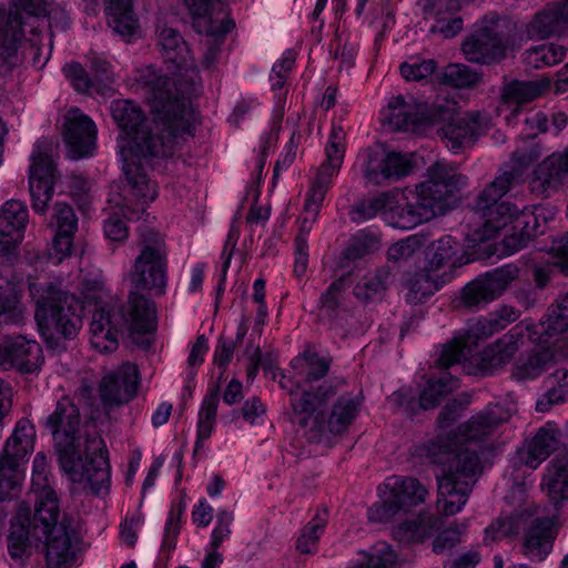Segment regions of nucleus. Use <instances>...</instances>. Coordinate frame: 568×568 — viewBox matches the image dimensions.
<instances>
[{"mask_svg":"<svg viewBox=\"0 0 568 568\" xmlns=\"http://www.w3.org/2000/svg\"><path fill=\"white\" fill-rule=\"evenodd\" d=\"M458 168L437 162L427 169L426 180L415 189L383 193L359 203L352 211V220L363 222L382 212L384 220L400 230H410L444 215L459 203Z\"/></svg>","mask_w":568,"mask_h":568,"instance_id":"obj_2","label":"nucleus"},{"mask_svg":"<svg viewBox=\"0 0 568 568\" xmlns=\"http://www.w3.org/2000/svg\"><path fill=\"white\" fill-rule=\"evenodd\" d=\"M345 288L344 278L334 281L327 290L321 295V311L327 316H332L338 308L342 298V292Z\"/></svg>","mask_w":568,"mask_h":568,"instance_id":"obj_58","label":"nucleus"},{"mask_svg":"<svg viewBox=\"0 0 568 568\" xmlns=\"http://www.w3.org/2000/svg\"><path fill=\"white\" fill-rule=\"evenodd\" d=\"M566 175H568V148L552 153L538 164L529 180V185L532 192L544 194L549 189L560 185Z\"/></svg>","mask_w":568,"mask_h":568,"instance_id":"obj_24","label":"nucleus"},{"mask_svg":"<svg viewBox=\"0 0 568 568\" xmlns=\"http://www.w3.org/2000/svg\"><path fill=\"white\" fill-rule=\"evenodd\" d=\"M517 270L510 265L504 266L479 276L464 287V305H478L498 297L516 277Z\"/></svg>","mask_w":568,"mask_h":568,"instance_id":"obj_17","label":"nucleus"},{"mask_svg":"<svg viewBox=\"0 0 568 568\" xmlns=\"http://www.w3.org/2000/svg\"><path fill=\"white\" fill-rule=\"evenodd\" d=\"M64 126L69 156L78 160L92 155L97 140V126L93 121L74 108L68 111Z\"/></svg>","mask_w":568,"mask_h":568,"instance_id":"obj_16","label":"nucleus"},{"mask_svg":"<svg viewBox=\"0 0 568 568\" xmlns=\"http://www.w3.org/2000/svg\"><path fill=\"white\" fill-rule=\"evenodd\" d=\"M50 27L47 0H12L9 12L0 9V75L19 63L18 43L27 40L32 47L40 43V33Z\"/></svg>","mask_w":568,"mask_h":568,"instance_id":"obj_9","label":"nucleus"},{"mask_svg":"<svg viewBox=\"0 0 568 568\" xmlns=\"http://www.w3.org/2000/svg\"><path fill=\"white\" fill-rule=\"evenodd\" d=\"M80 424L79 409L68 397L57 403L54 412L45 420L62 471L73 483L89 485L95 495L105 494L110 488V464L104 440L98 435L88 436L83 460L79 453Z\"/></svg>","mask_w":568,"mask_h":568,"instance_id":"obj_3","label":"nucleus"},{"mask_svg":"<svg viewBox=\"0 0 568 568\" xmlns=\"http://www.w3.org/2000/svg\"><path fill=\"white\" fill-rule=\"evenodd\" d=\"M488 120L479 112H470L464 116V141H474L488 128Z\"/></svg>","mask_w":568,"mask_h":568,"instance_id":"obj_63","label":"nucleus"},{"mask_svg":"<svg viewBox=\"0 0 568 568\" xmlns=\"http://www.w3.org/2000/svg\"><path fill=\"white\" fill-rule=\"evenodd\" d=\"M159 45L166 71L153 65L171 81L174 94L190 101L201 87V78L195 59L181 34L172 28H163L159 36Z\"/></svg>","mask_w":568,"mask_h":568,"instance_id":"obj_11","label":"nucleus"},{"mask_svg":"<svg viewBox=\"0 0 568 568\" xmlns=\"http://www.w3.org/2000/svg\"><path fill=\"white\" fill-rule=\"evenodd\" d=\"M37 495L34 509V535L41 539V534L51 531V528L58 525L59 503L55 491L50 487L33 489Z\"/></svg>","mask_w":568,"mask_h":568,"instance_id":"obj_31","label":"nucleus"},{"mask_svg":"<svg viewBox=\"0 0 568 568\" xmlns=\"http://www.w3.org/2000/svg\"><path fill=\"white\" fill-rule=\"evenodd\" d=\"M29 291L36 304L34 318L49 347L58 348L62 339L77 335L83 306L75 295L52 284L30 283Z\"/></svg>","mask_w":568,"mask_h":568,"instance_id":"obj_7","label":"nucleus"},{"mask_svg":"<svg viewBox=\"0 0 568 568\" xmlns=\"http://www.w3.org/2000/svg\"><path fill=\"white\" fill-rule=\"evenodd\" d=\"M55 231L59 234L71 233L74 234L78 229V219L73 209L64 203L58 202L54 205Z\"/></svg>","mask_w":568,"mask_h":568,"instance_id":"obj_56","label":"nucleus"},{"mask_svg":"<svg viewBox=\"0 0 568 568\" xmlns=\"http://www.w3.org/2000/svg\"><path fill=\"white\" fill-rule=\"evenodd\" d=\"M305 378L307 382H316L324 377L329 368V361L320 357L317 354H307L305 356Z\"/></svg>","mask_w":568,"mask_h":568,"instance_id":"obj_64","label":"nucleus"},{"mask_svg":"<svg viewBox=\"0 0 568 568\" xmlns=\"http://www.w3.org/2000/svg\"><path fill=\"white\" fill-rule=\"evenodd\" d=\"M28 217V207L21 201L10 200L1 206L0 252H10L22 240Z\"/></svg>","mask_w":568,"mask_h":568,"instance_id":"obj_19","label":"nucleus"},{"mask_svg":"<svg viewBox=\"0 0 568 568\" xmlns=\"http://www.w3.org/2000/svg\"><path fill=\"white\" fill-rule=\"evenodd\" d=\"M185 510V505L180 503L178 506L173 507L169 513L165 528H164V537L162 547L168 550H172L175 548L176 537L180 534L181 528V517Z\"/></svg>","mask_w":568,"mask_h":568,"instance_id":"obj_55","label":"nucleus"},{"mask_svg":"<svg viewBox=\"0 0 568 568\" xmlns=\"http://www.w3.org/2000/svg\"><path fill=\"white\" fill-rule=\"evenodd\" d=\"M194 26L199 32L205 33L203 65L206 69L213 68L221 54V47L224 42V37L234 28V21L230 18H222L221 20L214 19L212 14L204 17H193Z\"/></svg>","mask_w":568,"mask_h":568,"instance_id":"obj_20","label":"nucleus"},{"mask_svg":"<svg viewBox=\"0 0 568 568\" xmlns=\"http://www.w3.org/2000/svg\"><path fill=\"white\" fill-rule=\"evenodd\" d=\"M220 403V392L214 387L204 396L197 414V440L196 446L210 438L214 430Z\"/></svg>","mask_w":568,"mask_h":568,"instance_id":"obj_41","label":"nucleus"},{"mask_svg":"<svg viewBox=\"0 0 568 568\" xmlns=\"http://www.w3.org/2000/svg\"><path fill=\"white\" fill-rule=\"evenodd\" d=\"M139 369L132 363H123L108 372L100 382L101 400L108 406H119L129 403L136 393Z\"/></svg>","mask_w":568,"mask_h":568,"instance_id":"obj_15","label":"nucleus"},{"mask_svg":"<svg viewBox=\"0 0 568 568\" xmlns=\"http://www.w3.org/2000/svg\"><path fill=\"white\" fill-rule=\"evenodd\" d=\"M418 4L425 16L435 17L432 33L450 39L462 31V0H419Z\"/></svg>","mask_w":568,"mask_h":568,"instance_id":"obj_18","label":"nucleus"},{"mask_svg":"<svg viewBox=\"0 0 568 568\" xmlns=\"http://www.w3.org/2000/svg\"><path fill=\"white\" fill-rule=\"evenodd\" d=\"M550 85L551 81L548 78L529 82L513 81L504 88V103L508 106L526 103L540 97Z\"/></svg>","mask_w":568,"mask_h":568,"instance_id":"obj_38","label":"nucleus"},{"mask_svg":"<svg viewBox=\"0 0 568 568\" xmlns=\"http://www.w3.org/2000/svg\"><path fill=\"white\" fill-rule=\"evenodd\" d=\"M427 242L424 233L412 234L392 246L387 251V258L392 262L407 261Z\"/></svg>","mask_w":568,"mask_h":568,"instance_id":"obj_50","label":"nucleus"},{"mask_svg":"<svg viewBox=\"0 0 568 568\" xmlns=\"http://www.w3.org/2000/svg\"><path fill=\"white\" fill-rule=\"evenodd\" d=\"M123 327L133 342L141 335L152 334L156 328L154 303L139 293H131L125 306L116 312L101 307L95 310L90 322V343L100 353L118 348V332Z\"/></svg>","mask_w":568,"mask_h":568,"instance_id":"obj_6","label":"nucleus"},{"mask_svg":"<svg viewBox=\"0 0 568 568\" xmlns=\"http://www.w3.org/2000/svg\"><path fill=\"white\" fill-rule=\"evenodd\" d=\"M336 395V386L324 383L316 392H303L291 399L295 415L301 416L298 424L305 429L311 442L321 443L343 433L354 422L361 403L353 396H341L329 414L326 408Z\"/></svg>","mask_w":568,"mask_h":568,"instance_id":"obj_5","label":"nucleus"},{"mask_svg":"<svg viewBox=\"0 0 568 568\" xmlns=\"http://www.w3.org/2000/svg\"><path fill=\"white\" fill-rule=\"evenodd\" d=\"M34 535V526L31 529L28 515L18 514L11 521L7 536V550L10 558L16 562H23L32 554L33 542H38Z\"/></svg>","mask_w":568,"mask_h":568,"instance_id":"obj_29","label":"nucleus"},{"mask_svg":"<svg viewBox=\"0 0 568 568\" xmlns=\"http://www.w3.org/2000/svg\"><path fill=\"white\" fill-rule=\"evenodd\" d=\"M558 428L554 424H547L518 450V459L528 468L536 469L558 447Z\"/></svg>","mask_w":568,"mask_h":568,"instance_id":"obj_28","label":"nucleus"},{"mask_svg":"<svg viewBox=\"0 0 568 568\" xmlns=\"http://www.w3.org/2000/svg\"><path fill=\"white\" fill-rule=\"evenodd\" d=\"M40 536L41 539H45L47 568H72L75 561V549L68 528L60 524Z\"/></svg>","mask_w":568,"mask_h":568,"instance_id":"obj_25","label":"nucleus"},{"mask_svg":"<svg viewBox=\"0 0 568 568\" xmlns=\"http://www.w3.org/2000/svg\"><path fill=\"white\" fill-rule=\"evenodd\" d=\"M0 315H8L11 320L19 315L18 296L12 283L0 276Z\"/></svg>","mask_w":568,"mask_h":568,"instance_id":"obj_59","label":"nucleus"},{"mask_svg":"<svg viewBox=\"0 0 568 568\" xmlns=\"http://www.w3.org/2000/svg\"><path fill=\"white\" fill-rule=\"evenodd\" d=\"M389 272L377 268L364 275L354 287V295L364 303L381 301L387 290Z\"/></svg>","mask_w":568,"mask_h":568,"instance_id":"obj_40","label":"nucleus"},{"mask_svg":"<svg viewBox=\"0 0 568 568\" xmlns=\"http://www.w3.org/2000/svg\"><path fill=\"white\" fill-rule=\"evenodd\" d=\"M36 439L34 426L28 419L17 423L11 436L7 439L2 455L21 466L33 452Z\"/></svg>","mask_w":568,"mask_h":568,"instance_id":"obj_32","label":"nucleus"},{"mask_svg":"<svg viewBox=\"0 0 568 568\" xmlns=\"http://www.w3.org/2000/svg\"><path fill=\"white\" fill-rule=\"evenodd\" d=\"M437 276L434 271L425 267L424 271L415 273L407 282L406 301L410 304L422 303L425 298L438 291L450 277Z\"/></svg>","mask_w":568,"mask_h":568,"instance_id":"obj_36","label":"nucleus"},{"mask_svg":"<svg viewBox=\"0 0 568 568\" xmlns=\"http://www.w3.org/2000/svg\"><path fill=\"white\" fill-rule=\"evenodd\" d=\"M459 251V243L450 235H444L432 242L425 252L426 267L437 272L446 265H455V258Z\"/></svg>","mask_w":568,"mask_h":568,"instance_id":"obj_39","label":"nucleus"},{"mask_svg":"<svg viewBox=\"0 0 568 568\" xmlns=\"http://www.w3.org/2000/svg\"><path fill=\"white\" fill-rule=\"evenodd\" d=\"M67 79L73 89L80 93H88L91 89H97L94 80H92L85 69L78 62H73L63 68Z\"/></svg>","mask_w":568,"mask_h":568,"instance_id":"obj_54","label":"nucleus"},{"mask_svg":"<svg viewBox=\"0 0 568 568\" xmlns=\"http://www.w3.org/2000/svg\"><path fill=\"white\" fill-rule=\"evenodd\" d=\"M439 84L444 85L438 94L435 109L438 121L443 123L440 133L448 141V146L458 152L462 148V64L449 63L438 74Z\"/></svg>","mask_w":568,"mask_h":568,"instance_id":"obj_12","label":"nucleus"},{"mask_svg":"<svg viewBox=\"0 0 568 568\" xmlns=\"http://www.w3.org/2000/svg\"><path fill=\"white\" fill-rule=\"evenodd\" d=\"M109 27L123 38L133 37L139 28L131 0H104Z\"/></svg>","mask_w":568,"mask_h":568,"instance_id":"obj_34","label":"nucleus"},{"mask_svg":"<svg viewBox=\"0 0 568 568\" xmlns=\"http://www.w3.org/2000/svg\"><path fill=\"white\" fill-rule=\"evenodd\" d=\"M541 487L555 504L568 501V458L556 459L548 466Z\"/></svg>","mask_w":568,"mask_h":568,"instance_id":"obj_35","label":"nucleus"},{"mask_svg":"<svg viewBox=\"0 0 568 568\" xmlns=\"http://www.w3.org/2000/svg\"><path fill=\"white\" fill-rule=\"evenodd\" d=\"M381 501L375 503L368 510L367 517L373 523H386L400 514L398 506L392 500L385 491H378Z\"/></svg>","mask_w":568,"mask_h":568,"instance_id":"obj_52","label":"nucleus"},{"mask_svg":"<svg viewBox=\"0 0 568 568\" xmlns=\"http://www.w3.org/2000/svg\"><path fill=\"white\" fill-rule=\"evenodd\" d=\"M460 386L459 378L449 373L428 378L419 392L418 406L423 410L434 409Z\"/></svg>","mask_w":568,"mask_h":568,"instance_id":"obj_33","label":"nucleus"},{"mask_svg":"<svg viewBox=\"0 0 568 568\" xmlns=\"http://www.w3.org/2000/svg\"><path fill=\"white\" fill-rule=\"evenodd\" d=\"M552 357L547 348H541L534 355L520 358L514 367L513 376L518 381L534 379L549 368Z\"/></svg>","mask_w":568,"mask_h":568,"instance_id":"obj_42","label":"nucleus"},{"mask_svg":"<svg viewBox=\"0 0 568 568\" xmlns=\"http://www.w3.org/2000/svg\"><path fill=\"white\" fill-rule=\"evenodd\" d=\"M566 54V47L555 43H545L532 47L526 52L525 60L528 65L540 69L560 62Z\"/></svg>","mask_w":568,"mask_h":568,"instance_id":"obj_45","label":"nucleus"},{"mask_svg":"<svg viewBox=\"0 0 568 568\" xmlns=\"http://www.w3.org/2000/svg\"><path fill=\"white\" fill-rule=\"evenodd\" d=\"M40 353L41 347L37 342L22 337L11 345L12 361L27 372H31L37 366Z\"/></svg>","mask_w":568,"mask_h":568,"instance_id":"obj_48","label":"nucleus"},{"mask_svg":"<svg viewBox=\"0 0 568 568\" xmlns=\"http://www.w3.org/2000/svg\"><path fill=\"white\" fill-rule=\"evenodd\" d=\"M554 520L532 517L523 537V554L531 561H542L552 550Z\"/></svg>","mask_w":568,"mask_h":568,"instance_id":"obj_22","label":"nucleus"},{"mask_svg":"<svg viewBox=\"0 0 568 568\" xmlns=\"http://www.w3.org/2000/svg\"><path fill=\"white\" fill-rule=\"evenodd\" d=\"M326 526V518L317 514L301 531L296 548L302 554H312Z\"/></svg>","mask_w":568,"mask_h":568,"instance_id":"obj_49","label":"nucleus"},{"mask_svg":"<svg viewBox=\"0 0 568 568\" xmlns=\"http://www.w3.org/2000/svg\"><path fill=\"white\" fill-rule=\"evenodd\" d=\"M506 48L490 29L483 28L478 34L464 42V55L473 62L486 63L504 57Z\"/></svg>","mask_w":568,"mask_h":568,"instance_id":"obj_30","label":"nucleus"},{"mask_svg":"<svg viewBox=\"0 0 568 568\" xmlns=\"http://www.w3.org/2000/svg\"><path fill=\"white\" fill-rule=\"evenodd\" d=\"M554 378L558 381V387L551 388L547 392V403H545L544 399L537 402L536 408L539 412H545L547 409V404L560 403L568 396V371H557L554 375Z\"/></svg>","mask_w":568,"mask_h":568,"instance_id":"obj_57","label":"nucleus"},{"mask_svg":"<svg viewBox=\"0 0 568 568\" xmlns=\"http://www.w3.org/2000/svg\"><path fill=\"white\" fill-rule=\"evenodd\" d=\"M133 87L150 108L153 124L135 102L115 100L111 115L122 134L118 146L123 162V172L133 195L139 199L136 207L123 205L121 212L128 220H139L145 204L154 201L156 184L146 175L144 164L151 158L171 156L176 145L192 133L194 110L190 101L174 94L171 81L153 64L138 68L133 73Z\"/></svg>","mask_w":568,"mask_h":568,"instance_id":"obj_1","label":"nucleus"},{"mask_svg":"<svg viewBox=\"0 0 568 568\" xmlns=\"http://www.w3.org/2000/svg\"><path fill=\"white\" fill-rule=\"evenodd\" d=\"M378 237L375 234L363 233L356 236L344 252L345 258L355 261L377 250Z\"/></svg>","mask_w":568,"mask_h":568,"instance_id":"obj_53","label":"nucleus"},{"mask_svg":"<svg viewBox=\"0 0 568 568\" xmlns=\"http://www.w3.org/2000/svg\"><path fill=\"white\" fill-rule=\"evenodd\" d=\"M22 480L21 466L17 462L0 456V501L16 495Z\"/></svg>","mask_w":568,"mask_h":568,"instance_id":"obj_47","label":"nucleus"},{"mask_svg":"<svg viewBox=\"0 0 568 568\" xmlns=\"http://www.w3.org/2000/svg\"><path fill=\"white\" fill-rule=\"evenodd\" d=\"M139 253L135 256L130 280L136 288L165 294L168 286L169 252L164 237L152 229L139 227Z\"/></svg>","mask_w":568,"mask_h":568,"instance_id":"obj_10","label":"nucleus"},{"mask_svg":"<svg viewBox=\"0 0 568 568\" xmlns=\"http://www.w3.org/2000/svg\"><path fill=\"white\" fill-rule=\"evenodd\" d=\"M318 215H312V213L303 212V216L300 221V231L295 237V263L294 274L301 277L305 274L308 263V243L307 236L313 227Z\"/></svg>","mask_w":568,"mask_h":568,"instance_id":"obj_43","label":"nucleus"},{"mask_svg":"<svg viewBox=\"0 0 568 568\" xmlns=\"http://www.w3.org/2000/svg\"><path fill=\"white\" fill-rule=\"evenodd\" d=\"M513 181L511 172L503 173L483 191L477 203L484 211L485 222L475 240L486 241L503 234L501 244L507 255L518 252L531 239L542 234L556 215V210L549 205L520 209L509 202H498L511 189Z\"/></svg>","mask_w":568,"mask_h":568,"instance_id":"obj_4","label":"nucleus"},{"mask_svg":"<svg viewBox=\"0 0 568 568\" xmlns=\"http://www.w3.org/2000/svg\"><path fill=\"white\" fill-rule=\"evenodd\" d=\"M534 514L521 510L511 515L501 514L486 529L484 540L493 542L517 535L521 527L528 526Z\"/></svg>","mask_w":568,"mask_h":568,"instance_id":"obj_37","label":"nucleus"},{"mask_svg":"<svg viewBox=\"0 0 568 568\" xmlns=\"http://www.w3.org/2000/svg\"><path fill=\"white\" fill-rule=\"evenodd\" d=\"M568 30V0L548 4L528 24L531 38L545 39Z\"/></svg>","mask_w":568,"mask_h":568,"instance_id":"obj_26","label":"nucleus"},{"mask_svg":"<svg viewBox=\"0 0 568 568\" xmlns=\"http://www.w3.org/2000/svg\"><path fill=\"white\" fill-rule=\"evenodd\" d=\"M345 136L346 133L344 129L341 125L333 124L325 148L326 159L318 168L304 203V211L312 213V215H318L326 192L332 185V179L338 173L342 166L345 152Z\"/></svg>","mask_w":568,"mask_h":568,"instance_id":"obj_13","label":"nucleus"},{"mask_svg":"<svg viewBox=\"0 0 568 568\" xmlns=\"http://www.w3.org/2000/svg\"><path fill=\"white\" fill-rule=\"evenodd\" d=\"M233 518L234 517L231 511H219L216 516V525L212 531L211 546L213 549H217L222 542L230 537Z\"/></svg>","mask_w":568,"mask_h":568,"instance_id":"obj_62","label":"nucleus"},{"mask_svg":"<svg viewBox=\"0 0 568 568\" xmlns=\"http://www.w3.org/2000/svg\"><path fill=\"white\" fill-rule=\"evenodd\" d=\"M462 403L454 398L439 412L438 443L445 454L450 456L449 464L444 465L437 475V510L444 516L457 514L462 508Z\"/></svg>","mask_w":568,"mask_h":568,"instance_id":"obj_8","label":"nucleus"},{"mask_svg":"<svg viewBox=\"0 0 568 568\" xmlns=\"http://www.w3.org/2000/svg\"><path fill=\"white\" fill-rule=\"evenodd\" d=\"M30 160L29 192L32 209L36 213L44 214L52 200L59 174L45 142L39 141L34 144Z\"/></svg>","mask_w":568,"mask_h":568,"instance_id":"obj_14","label":"nucleus"},{"mask_svg":"<svg viewBox=\"0 0 568 568\" xmlns=\"http://www.w3.org/2000/svg\"><path fill=\"white\" fill-rule=\"evenodd\" d=\"M425 106L413 97L397 95L389 100L383 121L395 131H415L424 121Z\"/></svg>","mask_w":568,"mask_h":568,"instance_id":"obj_23","label":"nucleus"},{"mask_svg":"<svg viewBox=\"0 0 568 568\" xmlns=\"http://www.w3.org/2000/svg\"><path fill=\"white\" fill-rule=\"evenodd\" d=\"M378 491L388 494L404 514L424 504L428 495L426 487L416 478L390 476L378 487Z\"/></svg>","mask_w":568,"mask_h":568,"instance_id":"obj_21","label":"nucleus"},{"mask_svg":"<svg viewBox=\"0 0 568 568\" xmlns=\"http://www.w3.org/2000/svg\"><path fill=\"white\" fill-rule=\"evenodd\" d=\"M397 555L392 547L379 541L373 546L365 564L355 565L352 568H395Z\"/></svg>","mask_w":568,"mask_h":568,"instance_id":"obj_51","label":"nucleus"},{"mask_svg":"<svg viewBox=\"0 0 568 568\" xmlns=\"http://www.w3.org/2000/svg\"><path fill=\"white\" fill-rule=\"evenodd\" d=\"M437 68L438 64L434 59H425L416 54L400 63L399 72L406 81L422 82L428 80Z\"/></svg>","mask_w":568,"mask_h":568,"instance_id":"obj_46","label":"nucleus"},{"mask_svg":"<svg viewBox=\"0 0 568 568\" xmlns=\"http://www.w3.org/2000/svg\"><path fill=\"white\" fill-rule=\"evenodd\" d=\"M462 358V336L455 335L453 339L442 346L440 353L436 361L440 368H448L459 363Z\"/></svg>","mask_w":568,"mask_h":568,"instance_id":"obj_60","label":"nucleus"},{"mask_svg":"<svg viewBox=\"0 0 568 568\" xmlns=\"http://www.w3.org/2000/svg\"><path fill=\"white\" fill-rule=\"evenodd\" d=\"M497 424V420L490 416H481L471 420L467 428H464V489L468 484H475L481 474V459L477 452H470V442L476 439L478 435L486 436L490 429Z\"/></svg>","mask_w":568,"mask_h":568,"instance_id":"obj_27","label":"nucleus"},{"mask_svg":"<svg viewBox=\"0 0 568 568\" xmlns=\"http://www.w3.org/2000/svg\"><path fill=\"white\" fill-rule=\"evenodd\" d=\"M363 160V172L365 178L374 184H382L386 181L387 152L381 146L367 148L361 153Z\"/></svg>","mask_w":568,"mask_h":568,"instance_id":"obj_44","label":"nucleus"},{"mask_svg":"<svg viewBox=\"0 0 568 568\" xmlns=\"http://www.w3.org/2000/svg\"><path fill=\"white\" fill-rule=\"evenodd\" d=\"M413 168L412 161L400 153H387L386 161V181L393 178H400L407 175Z\"/></svg>","mask_w":568,"mask_h":568,"instance_id":"obj_61","label":"nucleus"}]
</instances>
